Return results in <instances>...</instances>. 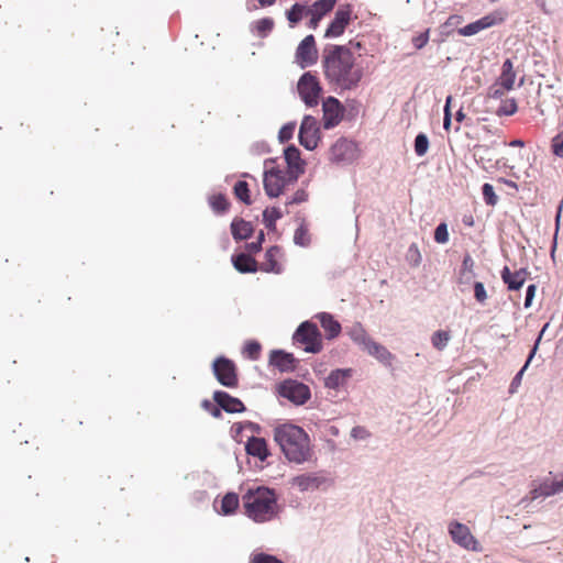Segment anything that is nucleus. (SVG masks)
<instances>
[{"instance_id": "obj_5", "label": "nucleus", "mask_w": 563, "mask_h": 563, "mask_svg": "<svg viewBox=\"0 0 563 563\" xmlns=\"http://www.w3.org/2000/svg\"><path fill=\"white\" fill-rule=\"evenodd\" d=\"M295 343L301 344L303 350L308 353H319L322 345V336L317 324L305 321L294 333Z\"/></svg>"}, {"instance_id": "obj_10", "label": "nucleus", "mask_w": 563, "mask_h": 563, "mask_svg": "<svg viewBox=\"0 0 563 563\" xmlns=\"http://www.w3.org/2000/svg\"><path fill=\"white\" fill-rule=\"evenodd\" d=\"M353 8L351 4H342L335 11L334 18L325 30V37L341 36L352 20Z\"/></svg>"}, {"instance_id": "obj_64", "label": "nucleus", "mask_w": 563, "mask_h": 563, "mask_svg": "<svg viewBox=\"0 0 563 563\" xmlns=\"http://www.w3.org/2000/svg\"><path fill=\"white\" fill-rule=\"evenodd\" d=\"M509 145H510V146H519V147H522V146H525V143H523V141H521V140H514V141H511V142L509 143Z\"/></svg>"}, {"instance_id": "obj_20", "label": "nucleus", "mask_w": 563, "mask_h": 563, "mask_svg": "<svg viewBox=\"0 0 563 563\" xmlns=\"http://www.w3.org/2000/svg\"><path fill=\"white\" fill-rule=\"evenodd\" d=\"M269 364L280 372L292 371L295 367V357L290 353L284 351H272Z\"/></svg>"}, {"instance_id": "obj_14", "label": "nucleus", "mask_w": 563, "mask_h": 563, "mask_svg": "<svg viewBox=\"0 0 563 563\" xmlns=\"http://www.w3.org/2000/svg\"><path fill=\"white\" fill-rule=\"evenodd\" d=\"M287 170L290 174V180H297L305 173V162L300 157V152L296 146H288L285 152Z\"/></svg>"}, {"instance_id": "obj_7", "label": "nucleus", "mask_w": 563, "mask_h": 563, "mask_svg": "<svg viewBox=\"0 0 563 563\" xmlns=\"http://www.w3.org/2000/svg\"><path fill=\"white\" fill-rule=\"evenodd\" d=\"M213 373L221 385L229 388L238 386L236 366L231 360L224 356L216 358L213 362Z\"/></svg>"}, {"instance_id": "obj_22", "label": "nucleus", "mask_w": 563, "mask_h": 563, "mask_svg": "<svg viewBox=\"0 0 563 563\" xmlns=\"http://www.w3.org/2000/svg\"><path fill=\"white\" fill-rule=\"evenodd\" d=\"M232 263L234 268L240 273H256L260 269L257 261L245 253L233 256Z\"/></svg>"}, {"instance_id": "obj_35", "label": "nucleus", "mask_w": 563, "mask_h": 563, "mask_svg": "<svg viewBox=\"0 0 563 563\" xmlns=\"http://www.w3.org/2000/svg\"><path fill=\"white\" fill-rule=\"evenodd\" d=\"M350 338L357 344L363 345L364 349L372 341L365 329L361 324H355L350 331Z\"/></svg>"}, {"instance_id": "obj_30", "label": "nucleus", "mask_w": 563, "mask_h": 563, "mask_svg": "<svg viewBox=\"0 0 563 563\" xmlns=\"http://www.w3.org/2000/svg\"><path fill=\"white\" fill-rule=\"evenodd\" d=\"M308 7L300 3H295L288 11H286V16L291 27L298 24L305 16H308Z\"/></svg>"}, {"instance_id": "obj_26", "label": "nucleus", "mask_w": 563, "mask_h": 563, "mask_svg": "<svg viewBox=\"0 0 563 563\" xmlns=\"http://www.w3.org/2000/svg\"><path fill=\"white\" fill-rule=\"evenodd\" d=\"M516 80V71L514 64L510 59H506L501 66V73L497 78V82L504 86L506 89H512Z\"/></svg>"}, {"instance_id": "obj_19", "label": "nucleus", "mask_w": 563, "mask_h": 563, "mask_svg": "<svg viewBox=\"0 0 563 563\" xmlns=\"http://www.w3.org/2000/svg\"><path fill=\"white\" fill-rule=\"evenodd\" d=\"M353 143L345 140H338L330 148V159L335 163L347 161L353 154Z\"/></svg>"}, {"instance_id": "obj_58", "label": "nucleus", "mask_w": 563, "mask_h": 563, "mask_svg": "<svg viewBox=\"0 0 563 563\" xmlns=\"http://www.w3.org/2000/svg\"><path fill=\"white\" fill-rule=\"evenodd\" d=\"M537 286L536 285H529L527 288L526 294V300H525V307L529 308L531 306L532 299L536 295Z\"/></svg>"}, {"instance_id": "obj_36", "label": "nucleus", "mask_w": 563, "mask_h": 563, "mask_svg": "<svg viewBox=\"0 0 563 563\" xmlns=\"http://www.w3.org/2000/svg\"><path fill=\"white\" fill-rule=\"evenodd\" d=\"M239 507V496L235 493H228L221 501V510L224 515L233 514Z\"/></svg>"}, {"instance_id": "obj_28", "label": "nucleus", "mask_w": 563, "mask_h": 563, "mask_svg": "<svg viewBox=\"0 0 563 563\" xmlns=\"http://www.w3.org/2000/svg\"><path fill=\"white\" fill-rule=\"evenodd\" d=\"M231 232L236 241L246 240L253 232L252 224L243 219H234L231 223Z\"/></svg>"}, {"instance_id": "obj_63", "label": "nucleus", "mask_w": 563, "mask_h": 563, "mask_svg": "<svg viewBox=\"0 0 563 563\" xmlns=\"http://www.w3.org/2000/svg\"><path fill=\"white\" fill-rule=\"evenodd\" d=\"M210 413L216 418H220L221 417V408L212 407V409L210 410Z\"/></svg>"}, {"instance_id": "obj_9", "label": "nucleus", "mask_w": 563, "mask_h": 563, "mask_svg": "<svg viewBox=\"0 0 563 563\" xmlns=\"http://www.w3.org/2000/svg\"><path fill=\"white\" fill-rule=\"evenodd\" d=\"M449 532L451 534L452 540L460 547L475 552L482 551V547L479 545L478 541L474 538L467 526L457 521L452 522L449 526Z\"/></svg>"}, {"instance_id": "obj_42", "label": "nucleus", "mask_w": 563, "mask_h": 563, "mask_svg": "<svg viewBox=\"0 0 563 563\" xmlns=\"http://www.w3.org/2000/svg\"><path fill=\"white\" fill-rule=\"evenodd\" d=\"M294 242L299 246H308L310 244L309 230L305 224H300L295 231Z\"/></svg>"}, {"instance_id": "obj_34", "label": "nucleus", "mask_w": 563, "mask_h": 563, "mask_svg": "<svg viewBox=\"0 0 563 563\" xmlns=\"http://www.w3.org/2000/svg\"><path fill=\"white\" fill-rule=\"evenodd\" d=\"M283 217V212L277 207H267L263 212V221L269 230L275 229L276 221Z\"/></svg>"}, {"instance_id": "obj_15", "label": "nucleus", "mask_w": 563, "mask_h": 563, "mask_svg": "<svg viewBox=\"0 0 563 563\" xmlns=\"http://www.w3.org/2000/svg\"><path fill=\"white\" fill-rule=\"evenodd\" d=\"M282 257V249L277 245L272 246L266 251L264 261L258 265V268L266 273L280 274L283 272Z\"/></svg>"}, {"instance_id": "obj_16", "label": "nucleus", "mask_w": 563, "mask_h": 563, "mask_svg": "<svg viewBox=\"0 0 563 563\" xmlns=\"http://www.w3.org/2000/svg\"><path fill=\"white\" fill-rule=\"evenodd\" d=\"M213 400L218 406L229 413H238L245 411L243 402L235 397H232L225 391L217 390L213 394Z\"/></svg>"}, {"instance_id": "obj_50", "label": "nucleus", "mask_w": 563, "mask_h": 563, "mask_svg": "<svg viewBox=\"0 0 563 563\" xmlns=\"http://www.w3.org/2000/svg\"><path fill=\"white\" fill-rule=\"evenodd\" d=\"M452 100H453L452 96H448V98L445 100L444 118H443V128L445 131H449L450 126H451V119H452L451 102H452Z\"/></svg>"}, {"instance_id": "obj_49", "label": "nucleus", "mask_w": 563, "mask_h": 563, "mask_svg": "<svg viewBox=\"0 0 563 563\" xmlns=\"http://www.w3.org/2000/svg\"><path fill=\"white\" fill-rule=\"evenodd\" d=\"M430 29L412 37V44L417 49L423 48L429 42Z\"/></svg>"}, {"instance_id": "obj_60", "label": "nucleus", "mask_w": 563, "mask_h": 563, "mask_svg": "<svg viewBox=\"0 0 563 563\" xmlns=\"http://www.w3.org/2000/svg\"><path fill=\"white\" fill-rule=\"evenodd\" d=\"M474 265V262L470 255H466L463 260L464 268L471 269Z\"/></svg>"}, {"instance_id": "obj_57", "label": "nucleus", "mask_w": 563, "mask_h": 563, "mask_svg": "<svg viewBox=\"0 0 563 563\" xmlns=\"http://www.w3.org/2000/svg\"><path fill=\"white\" fill-rule=\"evenodd\" d=\"M352 437L364 440L369 437V432L364 427H355L352 429Z\"/></svg>"}, {"instance_id": "obj_6", "label": "nucleus", "mask_w": 563, "mask_h": 563, "mask_svg": "<svg viewBox=\"0 0 563 563\" xmlns=\"http://www.w3.org/2000/svg\"><path fill=\"white\" fill-rule=\"evenodd\" d=\"M297 89L300 98L308 107L318 104L322 88L317 76L309 71L305 73L298 81Z\"/></svg>"}, {"instance_id": "obj_62", "label": "nucleus", "mask_w": 563, "mask_h": 563, "mask_svg": "<svg viewBox=\"0 0 563 563\" xmlns=\"http://www.w3.org/2000/svg\"><path fill=\"white\" fill-rule=\"evenodd\" d=\"M465 117H466V115H465V113H464L463 109L461 108V109L456 112V114H455V120H456L457 122H462V121H464Z\"/></svg>"}, {"instance_id": "obj_33", "label": "nucleus", "mask_w": 563, "mask_h": 563, "mask_svg": "<svg viewBox=\"0 0 563 563\" xmlns=\"http://www.w3.org/2000/svg\"><path fill=\"white\" fill-rule=\"evenodd\" d=\"M560 492H563L560 481H554L551 484L544 483L533 490V498H538L540 496L548 497Z\"/></svg>"}, {"instance_id": "obj_13", "label": "nucleus", "mask_w": 563, "mask_h": 563, "mask_svg": "<svg viewBox=\"0 0 563 563\" xmlns=\"http://www.w3.org/2000/svg\"><path fill=\"white\" fill-rule=\"evenodd\" d=\"M323 110V126L331 129L336 126L343 119L344 108L341 102L334 97H328L322 103Z\"/></svg>"}, {"instance_id": "obj_55", "label": "nucleus", "mask_w": 563, "mask_h": 563, "mask_svg": "<svg viewBox=\"0 0 563 563\" xmlns=\"http://www.w3.org/2000/svg\"><path fill=\"white\" fill-rule=\"evenodd\" d=\"M308 200V194L305 189H298L287 205H298Z\"/></svg>"}, {"instance_id": "obj_32", "label": "nucleus", "mask_w": 563, "mask_h": 563, "mask_svg": "<svg viewBox=\"0 0 563 563\" xmlns=\"http://www.w3.org/2000/svg\"><path fill=\"white\" fill-rule=\"evenodd\" d=\"M336 3V0H317L312 5L308 7L309 13H314L318 16L323 18L327 13L332 11Z\"/></svg>"}, {"instance_id": "obj_17", "label": "nucleus", "mask_w": 563, "mask_h": 563, "mask_svg": "<svg viewBox=\"0 0 563 563\" xmlns=\"http://www.w3.org/2000/svg\"><path fill=\"white\" fill-rule=\"evenodd\" d=\"M500 21H501V19L497 20V18L495 15L488 14L475 22H472L463 27H460L457 30V33L461 36H472L485 29L494 26L495 24H497Z\"/></svg>"}, {"instance_id": "obj_59", "label": "nucleus", "mask_w": 563, "mask_h": 563, "mask_svg": "<svg viewBox=\"0 0 563 563\" xmlns=\"http://www.w3.org/2000/svg\"><path fill=\"white\" fill-rule=\"evenodd\" d=\"M308 16H309L308 26H309L310 29L316 30V29L318 27L319 22L321 21V19H322V18H321V16L316 15L314 13H309V14H308Z\"/></svg>"}, {"instance_id": "obj_61", "label": "nucleus", "mask_w": 563, "mask_h": 563, "mask_svg": "<svg viewBox=\"0 0 563 563\" xmlns=\"http://www.w3.org/2000/svg\"><path fill=\"white\" fill-rule=\"evenodd\" d=\"M257 2L260 7L265 8L273 5L276 2V0H257Z\"/></svg>"}, {"instance_id": "obj_8", "label": "nucleus", "mask_w": 563, "mask_h": 563, "mask_svg": "<svg viewBox=\"0 0 563 563\" xmlns=\"http://www.w3.org/2000/svg\"><path fill=\"white\" fill-rule=\"evenodd\" d=\"M320 140L318 120L312 115H305L299 129V142L307 150H314Z\"/></svg>"}, {"instance_id": "obj_4", "label": "nucleus", "mask_w": 563, "mask_h": 563, "mask_svg": "<svg viewBox=\"0 0 563 563\" xmlns=\"http://www.w3.org/2000/svg\"><path fill=\"white\" fill-rule=\"evenodd\" d=\"M271 164L272 166L268 167L267 162L265 163L263 184L266 195L271 198H276L284 192L287 185L294 184L297 180H290V174L280 166L274 165V162H271Z\"/></svg>"}, {"instance_id": "obj_44", "label": "nucleus", "mask_w": 563, "mask_h": 563, "mask_svg": "<svg viewBox=\"0 0 563 563\" xmlns=\"http://www.w3.org/2000/svg\"><path fill=\"white\" fill-rule=\"evenodd\" d=\"M429 140L426 134L420 133L415 139V152L418 156H423L428 152Z\"/></svg>"}, {"instance_id": "obj_11", "label": "nucleus", "mask_w": 563, "mask_h": 563, "mask_svg": "<svg viewBox=\"0 0 563 563\" xmlns=\"http://www.w3.org/2000/svg\"><path fill=\"white\" fill-rule=\"evenodd\" d=\"M280 395L296 405H302L310 398V389L303 383L286 380L280 385Z\"/></svg>"}, {"instance_id": "obj_40", "label": "nucleus", "mask_w": 563, "mask_h": 563, "mask_svg": "<svg viewBox=\"0 0 563 563\" xmlns=\"http://www.w3.org/2000/svg\"><path fill=\"white\" fill-rule=\"evenodd\" d=\"M406 261L411 267H418L421 264L422 256L419 246L412 243L406 252Z\"/></svg>"}, {"instance_id": "obj_52", "label": "nucleus", "mask_w": 563, "mask_h": 563, "mask_svg": "<svg viewBox=\"0 0 563 563\" xmlns=\"http://www.w3.org/2000/svg\"><path fill=\"white\" fill-rule=\"evenodd\" d=\"M474 297L479 303H484L487 300L488 296L483 283L476 282L474 284Z\"/></svg>"}, {"instance_id": "obj_31", "label": "nucleus", "mask_w": 563, "mask_h": 563, "mask_svg": "<svg viewBox=\"0 0 563 563\" xmlns=\"http://www.w3.org/2000/svg\"><path fill=\"white\" fill-rule=\"evenodd\" d=\"M208 201L209 206L216 213H224L230 208L228 198L221 192L211 195Z\"/></svg>"}, {"instance_id": "obj_37", "label": "nucleus", "mask_w": 563, "mask_h": 563, "mask_svg": "<svg viewBox=\"0 0 563 563\" xmlns=\"http://www.w3.org/2000/svg\"><path fill=\"white\" fill-rule=\"evenodd\" d=\"M451 339L450 331L438 330L431 336V343L434 349L442 351Z\"/></svg>"}, {"instance_id": "obj_48", "label": "nucleus", "mask_w": 563, "mask_h": 563, "mask_svg": "<svg viewBox=\"0 0 563 563\" xmlns=\"http://www.w3.org/2000/svg\"><path fill=\"white\" fill-rule=\"evenodd\" d=\"M551 147L555 156L563 157V131L552 139Z\"/></svg>"}, {"instance_id": "obj_53", "label": "nucleus", "mask_w": 563, "mask_h": 563, "mask_svg": "<svg viewBox=\"0 0 563 563\" xmlns=\"http://www.w3.org/2000/svg\"><path fill=\"white\" fill-rule=\"evenodd\" d=\"M510 89H506L504 86L495 81L488 89V96L490 98L498 99L501 98Z\"/></svg>"}, {"instance_id": "obj_3", "label": "nucleus", "mask_w": 563, "mask_h": 563, "mask_svg": "<svg viewBox=\"0 0 563 563\" xmlns=\"http://www.w3.org/2000/svg\"><path fill=\"white\" fill-rule=\"evenodd\" d=\"M245 515L255 522H266L278 514L277 497L273 489L257 487L249 489L242 497Z\"/></svg>"}, {"instance_id": "obj_25", "label": "nucleus", "mask_w": 563, "mask_h": 563, "mask_svg": "<svg viewBox=\"0 0 563 563\" xmlns=\"http://www.w3.org/2000/svg\"><path fill=\"white\" fill-rule=\"evenodd\" d=\"M368 354L376 357L379 362L385 365H391L394 355L382 344L372 340L365 347Z\"/></svg>"}, {"instance_id": "obj_24", "label": "nucleus", "mask_w": 563, "mask_h": 563, "mask_svg": "<svg viewBox=\"0 0 563 563\" xmlns=\"http://www.w3.org/2000/svg\"><path fill=\"white\" fill-rule=\"evenodd\" d=\"M352 376V369H334L324 380L325 387L330 389H338L343 386L346 380Z\"/></svg>"}, {"instance_id": "obj_41", "label": "nucleus", "mask_w": 563, "mask_h": 563, "mask_svg": "<svg viewBox=\"0 0 563 563\" xmlns=\"http://www.w3.org/2000/svg\"><path fill=\"white\" fill-rule=\"evenodd\" d=\"M274 25L275 23L272 18H263L255 22L254 27L260 36L265 37L272 32Z\"/></svg>"}, {"instance_id": "obj_2", "label": "nucleus", "mask_w": 563, "mask_h": 563, "mask_svg": "<svg viewBox=\"0 0 563 563\" xmlns=\"http://www.w3.org/2000/svg\"><path fill=\"white\" fill-rule=\"evenodd\" d=\"M274 440L289 462L302 464L313 456L310 438L301 427L280 424L274 429Z\"/></svg>"}, {"instance_id": "obj_45", "label": "nucleus", "mask_w": 563, "mask_h": 563, "mask_svg": "<svg viewBox=\"0 0 563 563\" xmlns=\"http://www.w3.org/2000/svg\"><path fill=\"white\" fill-rule=\"evenodd\" d=\"M482 192H483L484 200L488 206H495L497 203L498 197L495 194L494 187L490 184H488V183L484 184L483 188H482Z\"/></svg>"}, {"instance_id": "obj_54", "label": "nucleus", "mask_w": 563, "mask_h": 563, "mask_svg": "<svg viewBox=\"0 0 563 563\" xmlns=\"http://www.w3.org/2000/svg\"><path fill=\"white\" fill-rule=\"evenodd\" d=\"M251 563H283L279 559L274 555L260 553L253 556Z\"/></svg>"}, {"instance_id": "obj_27", "label": "nucleus", "mask_w": 563, "mask_h": 563, "mask_svg": "<svg viewBox=\"0 0 563 563\" xmlns=\"http://www.w3.org/2000/svg\"><path fill=\"white\" fill-rule=\"evenodd\" d=\"M322 479L314 474H301L292 478V485L300 490L316 489L320 486Z\"/></svg>"}, {"instance_id": "obj_46", "label": "nucleus", "mask_w": 563, "mask_h": 563, "mask_svg": "<svg viewBox=\"0 0 563 563\" xmlns=\"http://www.w3.org/2000/svg\"><path fill=\"white\" fill-rule=\"evenodd\" d=\"M434 240L437 243L445 244L449 241V232L446 223H440L434 231Z\"/></svg>"}, {"instance_id": "obj_12", "label": "nucleus", "mask_w": 563, "mask_h": 563, "mask_svg": "<svg viewBox=\"0 0 563 563\" xmlns=\"http://www.w3.org/2000/svg\"><path fill=\"white\" fill-rule=\"evenodd\" d=\"M318 60V51L313 35H307L298 45L296 62L301 68L313 65Z\"/></svg>"}, {"instance_id": "obj_56", "label": "nucleus", "mask_w": 563, "mask_h": 563, "mask_svg": "<svg viewBox=\"0 0 563 563\" xmlns=\"http://www.w3.org/2000/svg\"><path fill=\"white\" fill-rule=\"evenodd\" d=\"M264 232L261 231L257 240L255 242H251L246 245L247 250L252 253H257L262 249V243L264 242Z\"/></svg>"}, {"instance_id": "obj_18", "label": "nucleus", "mask_w": 563, "mask_h": 563, "mask_svg": "<svg viewBox=\"0 0 563 563\" xmlns=\"http://www.w3.org/2000/svg\"><path fill=\"white\" fill-rule=\"evenodd\" d=\"M529 272L526 268L511 272L508 266L501 271V279L507 285L509 290H519L527 280Z\"/></svg>"}, {"instance_id": "obj_38", "label": "nucleus", "mask_w": 563, "mask_h": 563, "mask_svg": "<svg viewBox=\"0 0 563 563\" xmlns=\"http://www.w3.org/2000/svg\"><path fill=\"white\" fill-rule=\"evenodd\" d=\"M235 197L246 205H251L249 184L244 180H239L233 187Z\"/></svg>"}, {"instance_id": "obj_39", "label": "nucleus", "mask_w": 563, "mask_h": 563, "mask_svg": "<svg viewBox=\"0 0 563 563\" xmlns=\"http://www.w3.org/2000/svg\"><path fill=\"white\" fill-rule=\"evenodd\" d=\"M518 106L514 98L505 99L501 101L499 108L496 110L498 117L512 115L517 112Z\"/></svg>"}, {"instance_id": "obj_21", "label": "nucleus", "mask_w": 563, "mask_h": 563, "mask_svg": "<svg viewBox=\"0 0 563 563\" xmlns=\"http://www.w3.org/2000/svg\"><path fill=\"white\" fill-rule=\"evenodd\" d=\"M245 450L247 454L258 457L261 461H265L269 455L267 443L263 438L251 437L245 444Z\"/></svg>"}, {"instance_id": "obj_51", "label": "nucleus", "mask_w": 563, "mask_h": 563, "mask_svg": "<svg viewBox=\"0 0 563 563\" xmlns=\"http://www.w3.org/2000/svg\"><path fill=\"white\" fill-rule=\"evenodd\" d=\"M463 22V16L459 14H452L448 18V20L440 26L442 32L446 35L450 33L449 31H445L446 29L455 25H460Z\"/></svg>"}, {"instance_id": "obj_23", "label": "nucleus", "mask_w": 563, "mask_h": 563, "mask_svg": "<svg viewBox=\"0 0 563 563\" xmlns=\"http://www.w3.org/2000/svg\"><path fill=\"white\" fill-rule=\"evenodd\" d=\"M322 329L328 339L336 338L341 332V324L333 318L332 314L322 312L317 316Z\"/></svg>"}, {"instance_id": "obj_43", "label": "nucleus", "mask_w": 563, "mask_h": 563, "mask_svg": "<svg viewBox=\"0 0 563 563\" xmlns=\"http://www.w3.org/2000/svg\"><path fill=\"white\" fill-rule=\"evenodd\" d=\"M262 346L257 341H247L244 345L243 353L250 360H257L261 355Z\"/></svg>"}, {"instance_id": "obj_29", "label": "nucleus", "mask_w": 563, "mask_h": 563, "mask_svg": "<svg viewBox=\"0 0 563 563\" xmlns=\"http://www.w3.org/2000/svg\"><path fill=\"white\" fill-rule=\"evenodd\" d=\"M547 327H548V324H545L544 328L542 329V331L540 332V334H539V336L537 339V342H536L533 349L531 350L526 364L523 365V367L514 377V379H512V382L510 384V388H509L510 394H514L517 390V388L520 386L521 379H522V375H523L525 371L527 369V367L529 366L531 360L533 358V356H534V354L537 352L538 345H539V343L541 341L542 334L545 331Z\"/></svg>"}, {"instance_id": "obj_1", "label": "nucleus", "mask_w": 563, "mask_h": 563, "mask_svg": "<svg viewBox=\"0 0 563 563\" xmlns=\"http://www.w3.org/2000/svg\"><path fill=\"white\" fill-rule=\"evenodd\" d=\"M321 64L324 78L340 90L356 89L364 77V68L346 45L325 46Z\"/></svg>"}, {"instance_id": "obj_47", "label": "nucleus", "mask_w": 563, "mask_h": 563, "mask_svg": "<svg viewBox=\"0 0 563 563\" xmlns=\"http://www.w3.org/2000/svg\"><path fill=\"white\" fill-rule=\"evenodd\" d=\"M296 124L295 123H287L285 124L278 133V139L282 143H285L289 141L295 132Z\"/></svg>"}]
</instances>
